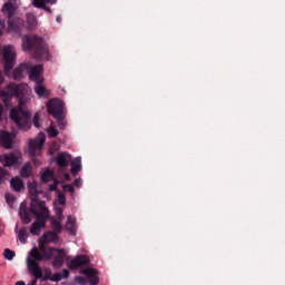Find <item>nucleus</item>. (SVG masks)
I'll return each mask as SVG.
<instances>
[{
    "label": "nucleus",
    "mask_w": 285,
    "mask_h": 285,
    "mask_svg": "<svg viewBox=\"0 0 285 285\" xmlns=\"http://www.w3.org/2000/svg\"><path fill=\"white\" fill-rule=\"evenodd\" d=\"M30 215H35L36 217V222L32 223L30 227L31 235H41V228H46V220L50 219V210L46 207V202L39 200L33 196L29 209L21 204L19 216L22 224H30V222H32Z\"/></svg>",
    "instance_id": "obj_1"
},
{
    "label": "nucleus",
    "mask_w": 285,
    "mask_h": 285,
    "mask_svg": "<svg viewBox=\"0 0 285 285\" xmlns=\"http://www.w3.org/2000/svg\"><path fill=\"white\" fill-rule=\"evenodd\" d=\"M22 48L24 51L32 50L33 58H36L37 61H43L49 57L46 40L39 36H24L22 39Z\"/></svg>",
    "instance_id": "obj_2"
},
{
    "label": "nucleus",
    "mask_w": 285,
    "mask_h": 285,
    "mask_svg": "<svg viewBox=\"0 0 285 285\" xmlns=\"http://www.w3.org/2000/svg\"><path fill=\"white\" fill-rule=\"evenodd\" d=\"M10 119L20 130H30V111L24 110L20 104L10 110Z\"/></svg>",
    "instance_id": "obj_3"
},
{
    "label": "nucleus",
    "mask_w": 285,
    "mask_h": 285,
    "mask_svg": "<svg viewBox=\"0 0 285 285\" xmlns=\"http://www.w3.org/2000/svg\"><path fill=\"white\" fill-rule=\"evenodd\" d=\"M26 92V87L23 85H17L11 82L7 86V90L0 92V99L4 106H9L12 101V97H18V99H23Z\"/></svg>",
    "instance_id": "obj_4"
},
{
    "label": "nucleus",
    "mask_w": 285,
    "mask_h": 285,
    "mask_svg": "<svg viewBox=\"0 0 285 285\" xmlns=\"http://www.w3.org/2000/svg\"><path fill=\"white\" fill-rule=\"evenodd\" d=\"M46 144V134L40 132L37 138L29 140V156L35 166H41V160L37 157V150H41Z\"/></svg>",
    "instance_id": "obj_5"
},
{
    "label": "nucleus",
    "mask_w": 285,
    "mask_h": 285,
    "mask_svg": "<svg viewBox=\"0 0 285 285\" xmlns=\"http://www.w3.org/2000/svg\"><path fill=\"white\" fill-rule=\"evenodd\" d=\"M80 275H86L87 279L82 276H76L75 282L77 284L99 285V271L92 267H86L80 269Z\"/></svg>",
    "instance_id": "obj_6"
},
{
    "label": "nucleus",
    "mask_w": 285,
    "mask_h": 285,
    "mask_svg": "<svg viewBox=\"0 0 285 285\" xmlns=\"http://www.w3.org/2000/svg\"><path fill=\"white\" fill-rule=\"evenodd\" d=\"M17 63V52L12 46H6L2 50V65L4 68V75H10V70L14 68Z\"/></svg>",
    "instance_id": "obj_7"
},
{
    "label": "nucleus",
    "mask_w": 285,
    "mask_h": 285,
    "mask_svg": "<svg viewBox=\"0 0 285 285\" xmlns=\"http://www.w3.org/2000/svg\"><path fill=\"white\" fill-rule=\"evenodd\" d=\"M58 237L59 236L52 232H47L42 235V237L39 239V249L43 255H53L57 248L48 247V244H50V242H55L58 239Z\"/></svg>",
    "instance_id": "obj_8"
},
{
    "label": "nucleus",
    "mask_w": 285,
    "mask_h": 285,
    "mask_svg": "<svg viewBox=\"0 0 285 285\" xmlns=\"http://www.w3.org/2000/svg\"><path fill=\"white\" fill-rule=\"evenodd\" d=\"M27 266L29 268V273L36 277V279H41V282H52V272L49 271V276H43V271L39 266V263L35 262L30 257L27 258Z\"/></svg>",
    "instance_id": "obj_9"
},
{
    "label": "nucleus",
    "mask_w": 285,
    "mask_h": 285,
    "mask_svg": "<svg viewBox=\"0 0 285 285\" xmlns=\"http://www.w3.org/2000/svg\"><path fill=\"white\" fill-rule=\"evenodd\" d=\"M63 108V101H61V99L59 98H52L47 102V110L53 119H57L58 117H63L66 115Z\"/></svg>",
    "instance_id": "obj_10"
},
{
    "label": "nucleus",
    "mask_w": 285,
    "mask_h": 285,
    "mask_svg": "<svg viewBox=\"0 0 285 285\" xmlns=\"http://www.w3.org/2000/svg\"><path fill=\"white\" fill-rule=\"evenodd\" d=\"M27 75H29L30 81H35V83H43V66H32V63L29 62V70H27Z\"/></svg>",
    "instance_id": "obj_11"
},
{
    "label": "nucleus",
    "mask_w": 285,
    "mask_h": 285,
    "mask_svg": "<svg viewBox=\"0 0 285 285\" xmlns=\"http://www.w3.org/2000/svg\"><path fill=\"white\" fill-rule=\"evenodd\" d=\"M26 26V22L21 18H12L8 20V32H11L12 35H17L18 37H21V32H23V27Z\"/></svg>",
    "instance_id": "obj_12"
},
{
    "label": "nucleus",
    "mask_w": 285,
    "mask_h": 285,
    "mask_svg": "<svg viewBox=\"0 0 285 285\" xmlns=\"http://www.w3.org/2000/svg\"><path fill=\"white\" fill-rule=\"evenodd\" d=\"M88 264H90L88 256L79 255L69 262L68 268L75 271V268H81V266H88Z\"/></svg>",
    "instance_id": "obj_13"
},
{
    "label": "nucleus",
    "mask_w": 285,
    "mask_h": 285,
    "mask_svg": "<svg viewBox=\"0 0 285 285\" xmlns=\"http://www.w3.org/2000/svg\"><path fill=\"white\" fill-rule=\"evenodd\" d=\"M0 144L7 150H10L14 144V136L9 131H0Z\"/></svg>",
    "instance_id": "obj_14"
},
{
    "label": "nucleus",
    "mask_w": 285,
    "mask_h": 285,
    "mask_svg": "<svg viewBox=\"0 0 285 285\" xmlns=\"http://www.w3.org/2000/svg\"><path fill=\"white\" fill-rule=\"evenodd\" d=\"M28 70H30V62L21 63L18 68L13 69L12 77L14 81H21L23 75H28Z\"/></svg>",
    "instance_id": "obj_15"
},
{
    "label": "nucleus",
    "mask_w": 285,
    "mask_h": 285,
    "mask_svg": "<svg viewBox=\"0 0 285 285\" xmlns=\"http://www.w3.org/2000/svg\"><path fill=\"white\" fill-rule=\"evenodd\" d=\"M53 253H58L52 261V268H61L66 262V250L56 248Z\"/></svg>",
    "instance_id": "obj_16"
},
{
    "label": "nucleus",
    "mask_w": 285,
    "mask_h": 285,
    "mask_svg": "<svg viewBox=\"0 0 285 285\" xmlns=\"http://www.w3.org/2000/svg\"><path fill=\"white\" fill-rule=\"evenodd\" d=\"M0 161L3 163L4 168H10L17 164H19V157L17 155L10 153V154H4L0 157Z\"/></svg>",
    "instance_id": "obj_17"
},
{
    "label": "nucleus",
    "mask_w": 285,
    "mask_h": 285,
    "mask_svg": "<svg viewBox=\"0 0 285 285\" xmlns=\"http://www.w3.org/2000/svg\"><path fill=\"white\" fill-rule=\"evenodd\" d=\"M70 161H72V156L63 151L59 153L56 158V164L59 168H68V166H70Z\"/></svg>",
    "instance_id": "obj_18"
},
{
    "label": "nucleus",
    "mask_w": 285,
    "mask_h": 285,
    "mask_svg": "<svg viewBox=\"0 0 285 285\" xmlns=\"http://www.w3.org/2000/svg\"><path fill=\"white\" fill-rule=\"evenodd\" d=\"M29 255L30 257H33V259H36L35 262H48L51 257H53L55 254H41L39 249L32 248Z\"/></svg>",
    "instance_id": "obj_19"
},
{
    "label": "nucleus",
    "mask_w": 285,
    "mask_h": 285,
    "mask_svg": "<svg viewBox=\"0 0 285 285\" xmlns=\"http://www.w3.org/2000/svg\"><path fill=\"white\" fill-rule=\"evenodd\" d=\"M1 11L3 12L4 17L8 18V21H10V19H13L12 17H14V12H17V7H14V4L11 2H6L2 6Z\"/></svg>",
    "instance_id": "obj_20"
},
{
    "label": "nucleus",
    "mask_w": 285,
    "mask_h": 285,
    "mask_svg": "<svg viewBox=\"0 0 285 285\" xmlns=\"http://www.w3.org/2000/svg\"><path fill=\"white\" fill-rule=\"evenodd\" d=\"M33 90L36 95L39 97V99H48V97H50V90H48L41 83H36V86L33 87Z\"/></svg>",
    "instance_id": "obj_21"
},
{
    "label": "nucleus",
    "mask_w": 285,
    "mask_h": 285,
    "mask_svg": "<svg viewBox=\"0 0 285 285\" xmlns=\"http://www.w3.org/2000/svg\"><path fill=\"white\" fill-rule=\"evenodd\" d=\"M39 22L37 21V16L33 13H27V28L31 32L37 30Z\"/></svg>",
    "instance_id": "obj_22"
},
{
    "label": "nucleus",
    "mask_w": 285,
    "mask_h": 285,
    "mask_svg": "<svg viewBox=\"0 0 285 285\" xmlns=\"http://www.w3.org/2000/svg\"><path fill=\"white\" fill-rule=\"evenodd\" d=\"M77 220L72 216L67 217L66 230L69 232V235H75L77 230Z\"/></svg>",
    "instance_id": "obj_23"
},
{
    "label": "nucleus",
    "mask_w": 285,
    "mask_h": 285,
    "mask_svg": "<svg viewBox=\"0 0 285 285\" xmlns=\"http://www.w3.org/2000/svg\"><path fill=\"white\" fill-rule=\"evenodd\" d=\"M68 277H70V271H68L67 268L62 269V274L61 273H56V274H51V282H61V279H68Z\"/></svg>",
    "instance_id": "obj_24"
},
{
    "label": "nucleus",
    "mask_w": 285,
    "mask_h": 285,
    "mask_svg": "<svg viewBox=\"0 0 285 285\" xmlns=\"http://www.w3.org/2000/svg\"><path fill=\"white\" fill-rule=\"evenodd\" d=\"M62 220L56 219L55 217L51 218V228L53 229L55 235H59L61 230H63V226L61 225Z\"/></svg>",
    "instance_id": "obj_25"
},
{
    "label": "nucleus",
    "mask_w": 285,
    "mask_h": 285,
    "mask_svg": "<svg viewBox=\"0 0 285 285\" xmlns=\"http://www.w3.org/2000/svg\"><path fill=\"white\" fill-rule=\"evenodd\" d=\"M55 178V171L51 169H46L45 171L41 173L40 179L43 184H48V181H52Z\"/></svg>",
    "instance_id": "obj_26"
},
{
    "label": "nucleus",
    "mask_w": 285,
    "mask_h": 285,
    "mask_svg": "<svg viewBox=\"0 0 285 285\" xmlns=\"http://www.w3.org/2000/svg\"><path fill=\"white\" fill-rule=\"evenodd\" d=\"M11 184V188L12 190H14L16 193H19L21 190V188H23V180H21V178L19 177H14L10 180Z\"/></svg>",
    "instance_id": "obj_27"
},
{
    "label": "nucleus",
    "mask_w": 285,
    "mask_h": 285,
    "mask_svg": "<svg viewBox=\"0 0 285 285\" xmlns=\"http://www.w3.org/2000/svg\"><path fill=\"white\" fill-rule=\"evenodd\" d=\"M81 171V159H75V161L71 163V174L73 177H77L79 173Z\"/></svg>",
    "instance_id": "obj_28"
},
{
    "label": "nucleus",
    "mask_w": 285,
    "mask_h": 285,
    "mask_svg": "<svg viewBox=\"0 0 285 285\" xmlns=\"http://www.w3.org/2000/svg\"><path fill=\"white\" fill-rule=\"evenodd\" d=\"M32 175V167H30V164H24L23 167L20 169V176L24 179H28Z\"/></svg>",
    "instance_id": "obj_29"
},
{
    "label": "nucleus",
    "mask_w": 285,
    "mask_h": 285,
    "mask_svg": "<svg viewBox=\"0 0 285 285\" xmlns=\"http://www.w3.org/2000/svg\"><path fill=\"white\" fill-rule=\"evenodd\" d=\"M18 239L21 244H26L28 242V227H22L18 233Z\"/></svg>",
    "instance_id": "obj_30"
},
{
    "label": "nucleus",
    "mask_w": 285,
    "mask_h": 285,
    "mask_svg": "<svg viewBox=\"0 0 285 285\" xmlns=\"http://www.w3.org/2000/svg\"><path fill=\"white\" fill-rule=\"evenodd\" d=\"M43 3H50V6H55L57 0H33L35 8H43Z\"/></svg>",
    "instance_id": "obj_31"
},
{
    "label": "nucleus",
    "mask_w": 285,
    "mask_h": 285,
    "mask_svg": "<svg viewBox=\"0 0 285 285\" xmlns=\"http://www.w3.org/2000/svg\"><path fill=\"white\" fill-rule=\"evenodd\" d=\"M8 179H10V171H8L3 167H0V186H1V181H6Z\"/></svg>",
    "instance_id": "obj_32"
},
{
    "label": "nucleus",
    "mask_w": 285,
    "mask_h": 285,
    "mask_svg": "<svg viewBox=\"0 0 285 285\" xmlns=\"http://www.w3.org/2000/svg\"><path fill=\"white\" fill-rule=\"evenodd\" d=\"M16 255L17 254L12 252L10 248H6L3 252L4 259H8L9 262H12Z\"/></svg>",
    "instance_id": "obj_33"
},
{
    "label": "nucleus",
    "mask_w": 285,
    "mask_h": 285,
    "mask_svg": "<svg viewBox=\"0 0 285 285\" xmlns=\"http://www.w3.org/2000/svg\"><path fill=\"white\" fill-rule=\"evenodd\" d=\"M57 119V124H58V128H60V130H66V126H67V124H66V115L65 116H60V117H58V118H56Z\"/></svg>",
    "instance_id": "obj_34"
},
{
    "label": "nucleus",
    "mask_w": 285,
    "mask_h": 285,
    "mask_svg": "<svg viewBox=\"0 0 285 285\" xmlns=\"http://www.w3.org/2000/svg\"><path fill=\"white\" fill-rule=\"evenodd\" d=\"M48 135H49V137H58L59 131L57 130V128L50 126L48 129Z\"/></svg>",
    "instance_id": "obj_35"
},
{
    "label": "nucleus",
    "mask_w": 285,
    "mask_h": 285,
    "mask_svg": "<svg viewBox=\"0 0 285 285\" xmlns=\"http://www.w3.org/2000/svg\"><path fill=\"white\" fill-rule=\"evenodd\" d=\"M3 32H6V19L0 18V37H3Z\"/></svg>",
    "instance_id": "obj_36"
},
{
    "label": "nucleus",
    "mask_w": 285,
    "mask_h": 285,
    "mask_svg": "<svg viewBox=\"0 0 285 285\" xmlns=\"http://www.w3.org/2000/svg\"><path fill=\"white\" fill-rule=\"evenodd\" d=\"M39 112H36L35 116H33V120H32V124L35 126V128H41V125H39Z\"/></svg>",
    "instance_id": "obj_37"
},
{
    "label": "nucleus",
    "mask_w": 285,
    "mask_h": 285,
    "mask_svg": "<svg viewBox=\"0 0 285 285\" xmlns=\"http://www.w3.org/2000/svg\"><path fill=\"white\" fill-rule=\"evenodd\" d=\"M6 202L9 206L14 204V196L12 194H6Z\"/></svg>",
    "instance_id": "obj_38"
},
{
    "label": "nucleus",
    "mask_w": 285,
    "mask_h": 285,
    "mask_svg": "<svg viewBox=\"0 0 285 285\" xmlns=\"http://www.w3.org/2000/svg\"><path fill=\"white\" fill-rule=\"evenodd\" d=\"M56 215H57V219L59 222H63V209L62 208H57L56 209Z\"/></svg>",
    "instance_id": "obj_39"
},
{
    "label": "nucleus",
    "mask_w": 285,
    "mask_h": 285,
    "mask_svg": "<svg viewBox=\"0 0 285 285\" xmlns=\"http://www.w3.org/2000/svg\"><path fill=\"white\" fill-rule=\"evenodd\" d=\"M62 190L65 193H75V187L72 185H63Z\"/></svg>",
    "instance_id": "obj_40"
},
{
    "label": "nucleus",
    "mask_w": 285,
    "mask_h": 285,
    "mask_svg": "<svg viewBox=\"0 0 285 285\" xmlns=\"http://www.w3.org/2000/svg\"><path fill=\"white\" fill-rule=\"evenodd\" d=\"M29 190L31 195H37V183L29 184Z\"/></svg>",
    "instance_id": "obj_41"
},
{
    "label": "nucleus",
    "mask_w": 285,
    "mask_h": 285,
    "mask_svg": "<svg viewBox=\"0 0 285 285\" xmlns=\"http://www.w3.org/2000/svg\"><path fill=\"white\" fill-rule=\"evenodd\" d=\"M57 186H59V180L55 179L53 184L49 186V190L55 193V190H57Z\"/></svg>",
    "instance_id": "obj_42"
},
{
    "label": "nucleus",
    "mask_w": 285,
    "mask_h": 285,
    "mask_svg": "<svg viewBox=\"0 0 285 285\" xmlns=\"http://www.w3.org/2000/svg\"><path fill=\"white\" fill-rule=\"evenodd\" d=\"M59 204L60 206H66V195L63 194L59 195Z\"/></svg>",
    "instance_id": "obj_43"
},
{
    "label": "nucleus",
    "mask_w": 285,
    "mask_h": 285,
    "mask_svg": "<svg viewBox=\"0 0 285 285\" xmlns=\"http://www.w3.org/2000/svg\"><path fill=\"white\" fill-rule=\"evenodd\" d=\"M36 8H41L42 10H46V12H49V13L52 12V9L48 6H46V3H43V7H36Z\"/></svg>",
    "instance_id": "obj_44"
},
{
    "label": "nucleus",
    "mask_w": 285,
    "mask_h": 285,
    "mask_svg": "<svg viewBox=\"0 0 285 285\" xmlns=\"http://www.w3.org/2000/svg\"><path fill=\"white\" fill-rule=\"evenodd\" d=\"M0 121H3V105L0 104Z\"/></svg>",
    "instance_id": "obj_45"
},
{
    "label": "nucleus",
    "mask_w": 285,
    "mask_h": 285,
    "mask_svg": "<svg viewBox=\"0 0 285 285\" xmlns=\"http://www.w3.org/2000/svg\"><path fill=\"white\" fill-rule=\"evenodd\" d=\"M73 186H76L77 188H79V186H81V180L75 179Z\"/></svg>",
    "instance_id": "obj_46"
},
{
    "label": "nucleus",
    "mask_w": 285,
    "mask_h": 285,
    "mask_svg": "<svg viewBox=\"0 0 285 285\" xmlns=\"http://www.w3.org/2000/svg\"><path fill=\"white\" fill-rule=\"evenodd\" d=\"M16 285H26V282H23V281H18V282L16 283Z\"/></svg>",
    "instance_id": "obj_47"
},
{
    "label": "nucleus",
    "mask_w": 285,
    "mask_h": 285,
    "mask_svg": "<svg viewBox=\"0 0 285 285\" xmlns=\"http://www.w3.org/2000/svg\"><path fill=\"white\" fill-rule=\"evenodd\" d=\"M56 21H57L58 23H61V17L58 16V17L56 18Z\"/></svg>",
    "instance_id": "obj_48"
},
{
    "label": "nucleus",
    "mask_w": 285,
    "mask_h": 285,
    "mask_svg": "<svg viewBox=\"0 0 285 285\" xmlns=\"http://www.w3.org/2000/svg\"><path fill=\"white\" fill-rule=\"evenodd\" d=\"M65 179H67V181H69L70 175L69 174H65Z\"/></svg>",
    "instance_id": "obj_49"
},
{
    "label": "nucleus",
    "mask_w": 285,
    "mask_h": 285,
    "mask_svg": "<svg viewBox=\"0 0 285 285\" xmlns=\"http://www.w3.org/2000/svg\"><path fill=\"white\" fill-rule=\"evenodd\" d=\"M39 278H37V277H35V279L31 282V284L32 285H37V281H38Z\"/></svg>",
    "instance_id": "obj_50"
},
{
    "label": "nucleus",
    "mask_w": 285,
    "mask_h": 285,
    "mask_svg": "<svg viewBox=\"0 0 285 285\" xmlns=\"http://www.w3.org/2000/svg\"><path fill=\"white\" fill-rule=\"evenodd\" d=\"M47 277H50V271L47 273V275H46Z\"/></svg>",
    "instance_id": "obj_51"
},
{
    "label": "nucleus",
    "mask_w": 285,
    "mask_h": 285,
    "mask_svg": "<svg viewBox=\"0 0 285 285\" xmlns=\"http://www.w3.org/2000/svg\"><path fill=\"white\" fill-rule=\"evenodd\" d=\"M18 228H19V226H16V233H17Z\"/></svg>",
    "instance_id": "obj_52"
},
{
    "label": "nucleus",
    "mask_w": 285,
    "mask_h": 285,
    "mask_svg": "<svg viewBox=\"0 0 285 285\" xmlns=\"http://www.w3.org/2000/svg\"><path fill=\"white\" fill-rule=\"evenodd\" d=\"M80 285H88V283H82V284H80Z\"/></svg>",
    "instance_id": "obj_53"
}]
</instances>
